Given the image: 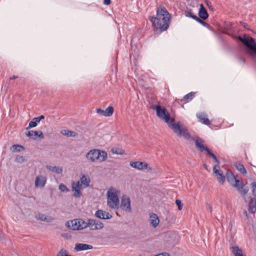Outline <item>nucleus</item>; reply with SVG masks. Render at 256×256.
I'll return each mask as SVG.
<instances>
[{"label":"nucleus","instance_id":"43","mask_svg":"<svg viewBox=\"0 0 256 256\" xmlns=\"http://www.w3.org/2000/svg\"><path fill=\"white\" fill-rule=\"evenodd\" d=\"M206 152L207 155L210 158H212L214 155L208 148Z\"/></svg>","mask_w":256,"mask_h":256},{"label":"nucleus","instance_id":"5","mask_svg":"<svg viewBox=\"0 0 256 256\" xmlns=\"http://www.w3.org/2000/svg\"><path fill=\"white\" fill-rule=\"evenodd\" d=\"M236 38L248 49L252 56L256 55V43L252 38L245 34L244 38L238 36Z\"/></svg>","mask_w":256,"mask_h":256},{"label":"nucleus","instance_id":"10","mask_svg":"<svg viewBox=\"0 0 256 256\" xmlns=\"http://www.w3.org/2000/svg\"><path fill=\"white\" fill-rule=\"evenodd\" d=\"M120 208L124 210L130 212L132 210L130 200L127 196H123L121 199Z\"/></svg>","mask_w":256,"mask_h":256},{"label":"nucleus","instance_id":"53","mask_svg":"<svg viewBox=\"0 0 256 256\" xmlns=\"http://www.w3.org/2000/svg\"><path fill=\"white\" fill-rule=\"evenodd\" d=\"M244 213L246 214V216H247V212L246 211H244Z\"/></svg>","mask_w":256,"mask_h":256},{"label":"nucleus","instance_id":"34","mask_svg":"<svg viewBox=\"0 0 256 256\" xmlns=\"http://www.w3.org/2000/svg\"><path fill=\"white\" fill-rule=\"evenodd\" d=\"M73 191H74V193L73 194V196L76 198H80L82 195V192H80V190H72Z\"/></svg>","mask_w":256,"mask_h":256},{"label":"nucleus","instance_id":"38","mask_svg":"<svg viewBox=\"0 0 256 256\" xmlns=\"http://www.w3.org/2000/svg\"><path fill=\"white\" fill-rule=\"evenodd\" d=\"M232 23L230 22H224V28L227 30H230L232 28Z\"/></svg>","mask_w":256,"mask_h":256},{"label":"nucleus","instance_id":"7","mask_svg":"<svg viewBox=\"0 0 256 256\" xmlns=\"http://www.w3.org/2000/svg\"><path fill=\"white\" fill-rule=\"evenodd\" d=\"M174 132L178 136H183L186 139H188L190 138V134L188 130L186 128H181L178 124L174 123L170 125V127Z\"/></svg>","mask_w":256,"mask_h":256},{"label":"nucleus","instance_id":"17","mask_svg":"<svg viewBox=\"0 0 256 256\" xmlns=\"http://www.w3.org/2000/svg\"><path fill=\"white\" fill-rule=\"evenodd\" d=\"M26 136L30 138H32L33 140H36L38 137L40 139L44 138V134L42 131L38 132L34 130H30L28 132Z\"/></svg>","mask_w":256,"mask_h":256},{"label":"nucleus","instance_id":"14","mask_svg":"<svg viewBox=\"0 0 256 256\" xmlns=\"http://www.w3.org/2000/svg\"><path fill=\"white\" fill-rule=\"evenodd\" d=\"M95 216L98 218L103 220H109L112 218V216L108 212L98 210L95 213Z\"/></svg>","mask_w":256,"mask_h":256},{"label":"nucleus","instance_id":"24","mask_svg":"<svg viewBox=\"0 0 256 256\" xmlns=\"http://www.w3.org/2000/svg\"><path fill=\"white\" fill-rule=\"evenodd\" d=\"M230 250L234 256H244L242 254V251L238 246H232Z\"/></svg>","mask_w":256,"mask_h":256},{"label":"nucleus","instance_id":"49","mask_svg":"<svg viewBox=\"0 0 256 256\" xmlns=\"http://www.w3.org/2000/svg\"><path fill=\"white\" fill-rule=\"evenodd\" d=\"M240 24L244 26V28H248V26L247 24L242 22H240Z\"/></svg>","mask_w":256,"mask_h":256},{"label":"nucleus","instance_id":"2","mask_svg":"<svg viewBox=\"0 0 256 256\" xmlns=\"http://www.w3.org/2000/svg\"><path fill=\"white\" fill-rule=\"evenodd\" d=\"M150 108L155 110L157 116L167 123L170 128V125L174 123V118L170 117V113L165 108L162 107L160 105H152Z\"/></svg>","mask_w":256,"mask_h":256},{"label":"nucleus","instance_id":"12","mask_svg":"<svg viewBox=\"0 0 256 256\" xmlns=\"http://www.w3.org/2000/svg\"><path fill=\"white\" fill-rule=\"evenodd\" d=\"M218 165L216 164L213 167V172L218 182L220 184H223L225 181V176L223 175L222 172L218 169Z\"/></svg>","mask_w":256,"mask_h":256},{"label":"nucleus","instance_id":"31","mask_svg":"<svg viewBox=\"0 0 256 256\" xmlns=\"http://www.w3.org/2000/svg\"><path fill=\"white\" fill-rule=\"evenodd\" d=\"M114 112V108L112 106H110L104 110V116H110L112 115Z\"/></svg>","mask_w":256,"mask_h":256},{"label":"nucleus","instance_id":"4","mask_svg":"<svg viewBox=\"0 0 256 256\" xmlns=\"http://www.w3.org/2000/svg\"><path fill=\"white\" fill-rule=\"evenodd\" d=\"M118 192L115 189H110L107 192L108 206L112 208L118 209L120 204Z\"/></svg>","mask_w":256,"mask_h":256},{"label":"nucleus","instance_id":"15","mask_svg":"<svg viewBox=\"0 0 256 256\" xmlns=\"http://www.w3.org/2000/svg\"><path fill=\"white\" fill-rule=\"evenodd\" d=\"M195 144L196 147L201 152L206 151L208 148V146L205 145L204 141L200 138H196Z\"/></svg>","mask_w":256,"mask_h":256},{"label":"nucleus","instance_id":"28","mask_svg":"<svg viewBox=\"0 0 256 256\" xmlns=\"http://www.w3.org/2000/svg\"><path fill=\"white\" fill-rule=\"evenodd\" d=\"M234 166L242 174H246V170L244 168L242 164L240 162H236Z\"/></svg>","mask_w":256,"mask_h":256},{"label":"nucleus","instance_id":"9","mask_svg":"<svg viewBox=\"0 0 256 256\" xmlns=\"http://www.w3.org/2000/svg\"><path fill=\"white\" fill-rule=\"evenodd\" d=\"M252 192L254 195L253 200H251L249 202L248 211L252 214H254L256 212V182H253L251 184Z\"/></svg>","mask_w":256,"mask_h":256},{"label":"nucleus","instance_id":"6","mask_svg":"<svg viewBox=\"0 0 256 256\" xmlns=\"http://www.w3.org/2000/svg\"><path fill=\"white\" fill-rule=\"evenodd\" d=\"M86 222L82 218H76L68 221L66 224V226L74 230H79L85 229L87 228Z\"/></svg>","mask_w":256,"mask_h":256},{"label":"nucleus","instance_id":"50","mask_svg":"<svg viewBox=\"0 0 256 256\" xmlns=\"http://www.w3.org/2000/svg\"><path fill=\"white\" fill-rule=\"evenodd\" d=\"M207 208L208 210H209L210 212L212 211V208L210 204L207 205Z\"/></svg>","mask_w":256,"mask_h":256},{"label":"nucleus","instance_id":"33","mask_svg":"<svg viewBox=\"0 0 256 256\" xmlns=\"http://www.w3.org/2000/svg\"><path fill=\"white\" fill-rule=\"evenodd\" d=\"M57 256H71L68 254V252H66V250L62 249L58 253Z\"/></svg>","mask_w":256,"mask_h":256},{"label":"nucleus","instance_id":"30","mask_svg":"<svg viewBox=\"0 0 256 256\" xmlns=\"http://www.w3.org/2000/svg\"><path fill=\"white\" fill-rule=\"evenodd\" d=\"M184 14L186 16L196 20L198 18V16L193 14L191 9H187L184 12Z\"/></svg>","mask_w":256,"mask_h":256},{"label":"nucleus","instance_id":"23","mask_svg":"<svg viewBox=\"0 0 256 256\" xmlns=\"http://www.w3.org/2000/svg\"><path fill=\"white\" fill-rule=\"evenodd\" d=\"M36 218L38 220L45 221L46 222H52L54 218L52 216H47L44 214H38L36 216Z\"/></svg>","mask_w":256,"mask_h":256},{"label":"nucleus","instance_id":"44","mask_svg":"<svg viewBox=\"0 0 256 256\" xmlns=\"http://www.w3.org/2000/svg\"><path fill=\"white\" fill-rule=\"evenodd\" d=\"M96 112L100 115L104 116V110L101 108H98L96 110Z\"/></svg>","mask_w":256,"mask_h":256},{"label":"nucleus","instance_id":"8","mask_svg":"<svg viewBox=\"0 0 256 256\" xmlns=\"http://www.w3.org/2000/svg\"><path fill=\"white\" fill-rule=\"evenodd\" d=\"M87 228L89 227L91 230H99L104 228V224L98 220L88 219L86 222Z\"/></svg>","mask_w":256,"mask_h":256},{"label":"nucleus","instance_id":"13","mask_svg":"<svg viewBox=\"0 0 256 256\" xmlns=\"http://www.w3.org/2000/svg\"><path fill=\"white\" fill-rule=\"evenodd\" d=\"M233 186L236 188L239 193L242 196L246 194L248 190V188H244L243 184L240 180L236 181V183H234L233 184Z\"/></svg>","mask_w":256,"mask_h":256},{"label":"nucleus","instance_id":"36","mask_svg":"<svg viewBox=\"0 0 256 256\" xmlns=\"http://www.w3.org/2000/svg\"><path fill=\"white\" fill-rule=\"evenodd\" d=\"M58 188L62 192H67L69 191V190L67 188V187L62 184H60L59 185Z\"/></svg>","mask_w":256,"mask_h":256},{"label":"nucleus","instance_id":"40","mask_svg":"<svg viewBox=\"0 0 256 256\" xmlns=\"http://www.w3.org/2000/svg\"><path fill=\"white\" fill-rule=\"evenodd\" d=\"M12 147L15 150H16L17 152H20V148H22V149L24 148V146H20V145H18V144H14L12 146Z\"/></svg>","mask_w":256,"mask_h":256},{"label":"nucleus","instance_id":"16","mask_svg":"<svg viewBox=\"0 0 256 256\" xmlns=\"http://www.w3.org/2000/svg\"><path fill=\"white\" fill-rule=\"evenodd\" d=\"M196 117L198 119V121L201 123L207 126L210 124V122L207 118V114L205 112H199L196 114Z\"/></svg>","mask_w":256,"mask_h":256},{"label":"nucleus","instance_id":"52","mask_svg":"<svg viewBox=\"0 0 256 256\" xmlns=\"http://www.w3.org/2000/svg\"><path fill=\"white\" fill-rule=\"evenodd\" d=\"M204 166L206 168H207V165L206 164H204Z\"/></svg>","mask_w":256,"mask_h":256},{"label":"nucleus","instance_id":"42","mask_svg":"<svg viewBox=\"0 0 256 256\" xmlns=\"http://www.w3.org/2000/svg\"><path fill=\"white\" fill-rule=\"evenodd\" d=\"M44 118V116L43 115H41L40 116L34 118V120H36L38 123L39 122L42 120Z\"/></svg>","mask_w":256,"mask_h":256},{"label":"nucleus","instance_id":"41","mask_svg":"<svg viewBox=\"0 0 256 256\" xmlns=\"http://www.w3.org/2000/svg\"><path fill=\"white\" fill-rule=\"evenodd\" d=\"M16 161L18 162H22L24 161V156H18L16 158Z\"/></svg>","mask_w":256,"mask_h":256},{"label":"nucleus","instance_id":"35","mask_svg":"<svg viewBox=\"0 0 256 256\" xmlns=\"http://www.w3.org/2000/svg\"><path fill=\"white\" fill-rule=\"evenodd\" d=\"M196 21L198 22H199L200 24H202L204 26H206V28L210 27V24H208L204 22V21H203L202 19H200L198 17L196 20Z\"/></svg>","mask_w":256,"mask_h":256},{"label":"nucleus","instance_id":"11","mask_svg":"<svg viewBox=\"0 0 256 256\" xmlns=\"http://www.w3.org/2000/svg\"><path fill=\"white\" fill-rule=\"evenodd\" d=\"M130 166L136 169L139 170H144L148 169L149 170H152V168L148 167V164L146 162H130Z\"/></svg>","mask_w":256,"mask_h":256},{"label":"nucleus","instance_id":"27","mask_svg":"<svg viewBox=\"0 0 256 256\" xmlns=\"http://www.w3.org/2000/svg\"><path fill=\"white\" fill-rule=\"evenodd\" d=\"M196 93L191 92L184 96V98L180 100V102L184 101L185 102H188L192 100L195 96Z\"/></svg>","mask_w":256,"mask_h":256},{"label":"nucleus","instance_id":"51","mask_svg":"<svg viewBox=\"0 0 256 256\" xmlns=\"http://www.w3.org/2000/svg\"><path fill=\"white\" fill-rule=\"evenodd\" d=\"M18 78V76H12L10 77V80H12L17 78Z\"/></svg>","mask_w":256,"mask_h":256},{"label":"nucleus","instance_id":"1","mask_svg":"<svg viewBox=\"0 0 256 256\" xmlns=\"http://www.w3.org/2000/svg\"><path fill=\"white\" fill-rule=\"evenodd\" d=\"M171 16L164 6H160L156 10V16L151 17L154 30L162 32L166 30L170 26Z\"/></svg>","mask_w":256,"mask_h":256},{"label":"nucleus","instance_id":"19","mask_svg":"<svg viewBox=\"0 0 256 256\" xmlns=\"http://www.w3.org/2000/svg\"><path fill=\"white\" fill-rule=\"evenodd\" d=\"M92 248V246L90 244H76L74 247V250L76 252H79L82 250H91Z\"/></svg>","mask_w":256,"mask_h":256},{"label":"nucleus","instance_id":"21","mask_svg":"<svg viewBox=\"0 0 256 256\" xmlns=\"http://www.w3.org/2000/svg\"><path fill=\"white\" fill-rule=\"evenodd\" d=\"M198 16L200 19L206 20L208 17V14L206 10L204 7L203 4H200V8L198 12Z\"/></svg>","mask_w":256,"mask_h":256},{"label":"nucleus","instance_id":"3","mask_svg":"<svg viewBox=\"0 0 256 256\" xmlns=\"http://www.w3.org/2000/svg\"><path fill=\"white\" fill-rule=\"evenodd\" d=\"M107 153L105 151L97 149L90 150L86 154V157L88 160L92 162H102L107 158Z\"/></svg>","mask_w":256,"mask_h":256},{"label":"nucleus","instance_id":"20","mask_svg":"<svg viewBox=\"0 0 256 256\" xmlns=\"http://www.w3.org/2000/svg\"><path fill=\"white\" fill-rule=\"evenodd\" d=\"M150 221L151 225L154 228H156L160 222V220L158 218V216H157V214L154 213L150 214Z\"/></svg>","mask_w":256,"mask_h":256},{"label":"nucleus","instance_id":"22","mask_svg":"<svg viewBox=\"0 0 256 256\" xmlns=\"http://www.w3.org/2000/svg\"><path fill=\"white\" fill-rule=\"evenodd\" d=\"M226 178L228 181L233 186L234 183H236V181L239 180L236 179L235 176L232 172L228 170L226 172Z\"/></svg>","mask_w":256,"mask_h":256},{"label":"nucleus","instance_id":"39","mask_svg":"<svg viewBox=\"0 0 256 256\" xmlns=\"http://www.w3.org/2000/svg\"><path fill=\"white\" fill-rule=\"evenodd\" d=\"M176 203L178 206V210H181L183 206V204H182L181 200H176Z\"/></svg>","mask_w":256,"mask_h":256},{"label":"nucleus","instance_id":"32","mask_svg":"<svg viewBox=\"0 0 256 256\" xmlns=\"http://www.w3.org/2000/svg\"><path fill=\"white\" fill-rule=\"evenodd\" d=\"M72 190H80L82 188V184H80V181L78 182H73L72 184Z\"/></svg>","mask_w":256,"mask_h":256},{"label":"nucleus","instance_id":"45","mask_svg":"<svg viewBox=\"0 0 256 256\" xmlns=\"http://www.w3.org/2000/svg\"><path fill=\"white\" fill-rule=\"evenodd\" d=\"M238 59L240 62L242 63V64H245L246 60H245L244 58L242 56H240Z\"/></svg>","mask_w":256,"mask_h":256},{"label":"nucleus","instance_id":"18","mask_svg":"<svg viewBox=\"0 0 256 256\" xmlns=\"http://www.w3.org/2000/svg\"><path fill=\"white\" fill-rule=\"evenodd\" d=\"M46 182V178L45 176H38L35 180V186L36 187L44 188Z\"/></svg>","mask_w":256,"mask_h":256},{"label":"nucleus","instance_id":"29","mask_svg":"<svg viewBox=\"0 0 256 256\" xmlns=\"http://www.w3.org/2000/svg\"><path fill=\"white\" fill-rule=\"evenodd\" d=\"M46 168L49 170H50L56 172L58 174H60L62 172V168H60L59 166H46Z\"/></svg>","mask_w":256,"mask_h":256},{"label":"nucleus","instance_id":"47","mask_svg":"<svg viewBox=\"0 0 256 256\" xmlns=\"http://www.w3.org/2000/svg\"><path fill=\"white\" fill-rule=\"evenodd\" d=\"M154 256H170L169 254L166 252H164L160 254H158L157 255H156Z\"/></svg>","mask_w":256,"mask_h":256},{"label":"nucleus","instance_id":"46","mask_svg":"<svg viewBox=\"0 0 256 256\" xmlns=\"http://www.w3.org/2000/svg\"><path fill=\"white\" fill-rule=\"evenodd\" d=\"M212 158L216 163V164H218V165L219 164L220 162H219V160H218V159L216 157V156L215 155H214V156H212Z\"/></svg>","mask_w":256,"mask_h":256},{"label":"nucleus","instance_id":"48","mask_svg":"<svg viewBox=\"0 0 256 256\" xmlns=\"http://www.w3.org/2000/svg\"><path fill=\"white\" fill-rule=\"evenodd\" d=\"M110 0H104V4L106 5H109L110 4Z\"/></svg>","mask_w":256,"mask_h":256},{"label":"nucleus","instance_id":"25","mask_svg":"<svg viewBox=\"0 0 256 256\" xmlns=\"http://www.w3.org/2000/svg\"><path fill=\"white\" fill-rule=\"evenodd\" d=\"M80 182L82 185H84V188L88 187L89 186L90 182V180L88 176H86L83 175L80 180Z\"/></svg>","mask_w":256,"mask_h":256},{"label":"nucleus","instance_id":"26","mask_svg":"<svg viewBox=\"0 0 256 256\" xmlns=\"http://www.w3.org/2000/svg\"><path fill=\"white\" fill-rule=\"evenodd\" d=\"M60 132L62 134L68 137H75L78 135L76 132L68 130H62Z\"/></svg>","mask_w":256,"mask_h":256},{"label":"nucleus","instance_id":"37","mask_svg":"<svg viewBox=\"0 0 256 256\" xmlns=\"http://www.w3.org/2000/svg\"><path fill=\"white\" fill-rule=\"evenodd\" d=\"M37 125V122L34 120V118L29 122L28 127L26 128L28 130V128H34Z\"/></svg>","mask_w":256,"mask_h":256}]
</instances>
